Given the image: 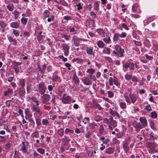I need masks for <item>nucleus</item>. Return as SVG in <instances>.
<instances>
[{"instance_id":"f257e3e1","label":"nucleus","mask_w":158,"mask_h":158,"mask_svg":"<svg viewBox=\"0 0 158 158\" xmlns=\"http://www.w3.org/2000/svg\"><path fill=\"white\" fill-rule=\"evenodd\" d=\"M36 91L41 94H44L45 92L46 88L44 83H40L37 85Z\"/></svg>"},{"instance_id":"f03ea898","label":"nucleus","mask_w":158,"mask_h":158,"mask_svg":"<svg viewBox=\"0 0 158 158\" xmlns=\"http://www.w3.org/2000/svg\"><path fill=\"white\" fill-rule=\"evenodd\" d=\"M109 85L112 86L113 85V83L116 86H118L120 84V82L119 81V79L116 77L114 76L113 78L110 77L109 80Z\"/></svg>"},{"instance_id":"7ed1b4c3","label":"nucleus","mask_w":158,"mask_h":158,"mask_svg":"<svg viewBox=\"0 0 158 158\" xmlns=\"http://www.w3.org/2000/svg\"><path fill=\"white\" fill-rule=\"evenodd\" d=\"M115 49L118 55V57H123L124 56V51L123 49L121 48L118 44L116 45Z\"/></svg>"},{"instance_id":"20e7f679","label":"nucleus","mask_w":158,"mask_h":158,"mask_svg":"<svg viewBox=\"0 0 158 158\" xmlns=\"http://www.w3.org/2000/svg\"><path fill=\"white\" fill-rule=\"evenodd\" d=\"M135 66L134 64L130 62L129 63L126 62L123 65V69H126V70H124V71H126V70L129 68L130 70H134V67Z\"/></svg>"},{"instance_id":"39448f33","label":"nucleus","mask_w":158,"mask_h":158,"mask_svg":"<svg viewBox=\"0 0 158 158\" xmlns=\"http://www.w3.org/2000/svg\"><path fill=\"white\" fill-rule=\"evenodd\" d=\"M42 102L45 104H48L49 103L50 98V95L48 94H44L41 97Z\"/></svg>"},{"instance_id":"423d86ee","label":"nucleus","mask_w":158,"mask_h":158,"mask_svg":"<svg viewBox=\"0 0 158 158\" xmlns=\"http://www.w3.org/2000/svg\"><path fill=\"white\" fill-rule=\"evenodd\" d=\"M32 110L34 112V116L35 114L40 116L42 113V111L38 106H33Z\"/></svg>"},{"instance_id":"0eeeda50","label":"nucleus","mask_w":158,"mask_h":158,"mask_svg":"<svg viewBox=\"0 0 158 158\" xmlns=\"http://www.w3.org/2000/svg\"><path fill=\"white\" fill-rule=\"evenodd\" d=\"M86 52L88 55L91 56L90 57L91 59L94 58L95 54L92 47L90 46L86 47Z\"/></svg>"},{"instance_id":"6e6552de","label":"nucleus","mask_w":158,"mask_h":158,"mask_svg":"<svg viewBox=\"0 0 158 158\" xmlns=\"http://www.w3.org/2000/svg\"><path fill=\"white\" fill-rule=\"evenodd\" d=\"M61 45L63 50L64 51V55L66 56H68L70 48L68 44L65 43L62 44Z\"/></svg>"},{"instance_id":"1a4fd4ad","label":"nucleus","mask_w":158,"mask_h":158,"mask_svg":"<svg viewBox=\"0 0 158 158\" xmlns=\"http://www.w3.org/2000/svg\"><path fill=\"white\" fill-rule=\"evenodd\" d=\"M61 100L63 103L64 104H69L71 101V98L69 96H64L61 98Z\"/></svg>"},{"instance_id":"9d476101","label":"nucleus","mask_w":158,"mask_h":158,"mask_svg":"<svg viewBox=\"0 0 158 158\" xmlns=\"http://www.w3.org/2000/svg\"><path fill=\"white\" fill-rule=\"evenodd\" d=\"M131 102L134 104L137 100L138 96L135 94H129V95Z\"/></svg>"},{"instance_id":"9b49d317","label":"nucleus","mask_w":158,"mask_h":158,"mask_svg":"<svg viewBox=\"0 0 158 158\" xmlns=\"http://www.w3.org/2000/svg\"><path fill=\"white\" fill-rule=\"evenodd\" d=\"M139 120L140 122V123L143 127L147 126L148 125V122L146 118L144 117H141L139 118Z\"/></svg>"},{"instance_id":"f8f14e48","label":"nucleus","mask_w":158,"mask_h":158,"mask_svg":"<svg viewBox=\"0 0 158 158\" xmlns=\"http://www.w3.org/2000/svg\"><path fill=\"white\" fill-rule=\"evenodd\" d=\"M133 126L135 128L136 131L138 132L143 127L140 123L135 122L133 123Z\"/></svg>"},{"instance_id":"ddd939ff","label":"nucleus","mask_w":158,"mask_h":158,"mask_svg":"<svg viewBox=\"0 0 158 158\" xmlns=\"http://www.w3.org/2000/svg\"><path fill=\"white\" fill-rule=\"evenodd\" d=\"M83 83L86 85H90L92 84V81L87 77H84L82 80Z\"/></svg>"},{"instance_id":"4468645a","label":"nucleus","mask_w":158,"mask_h":158,"mask_svg":"<svg viewBox=\"0 0 158 158\" xmlns=\"http://www.w3.org/2000/svg\"><path fill=\"white\" fill-rule=\"evenodd\" d=\"M73 39L72 40V41L73 40V43L74 45L76 46H79L80 44V40L77 37L74 36L73 37Z\"/></svg>"},{"instance_id":"2eb2a0df","label":"nucleus","mask_w":158,"mask_h":158,"mask_svg":"<svg viewBox=\"0 0 158 158\" xmlns=\"http://www.w3.org/2000/svg\"><path fill=\"white\" fill-rule=\"evenodd\" d=\"M128 144V143H127V142H124L123 141V147L126 152H127L129 150V147Z\"/></svg>"},{"instance_id":"dca6fc26","label":"nucleus","mask_w":158,"mask_h":158,"mask_svg":"<svg viewBox=\"0 0 158 158\" xmlns=\"http://www.w3.org/2000/svg\"><path fill=\"white\" fill-rule=\"evenodd\" d=\"M109 120V125H112L113 127H115L117 126V123L115 120H113V117H111L110 118Z\"/></svg>"},{"instance_id":"f3484780","label":"nucleus","mask_w":158,"mask_h":158,"mask_svg":"<svg viewBox=\"0 0 158 158\" xmlns=\"http://www.w3.org/2000/svg\"><path fill=\"white\" fill-rule=\"evenodd\" d=\"M114 147H110L107 148L105 151V153L108 154H110L114 152Z\"/></svg>"},{"instance_id":"a211bd4d","label":"nucleus","mask_w":158,"mask_h":158,"mask_svg":"<svg viewBox=\"0 0 158 158\" xmlns=\"http://www.w3.org/2000/svg\"><path fill=\"white\" fill-rule=\"evenodd\" d=\"M110 114L114 116H116L118 117L119 116V114L115 110H113L112 109H109Z\"/></svg>"},{"instance_id":"6ab92c4d","label":"nucleus","mask_w":158,"mask_h":158,"mask_svg":"<svg viewBox=\"0 0 158 158\" xmlns=\"http://www.w3.org/2000/svg\"><path fill=\"white\" fill-rule=\"evenodd\" d=\"M97 45L99 48H101L104 47L105 46V44L102 40H99L97 43Z\"/></svg>"},{"instance_id":"aec40b11","label":"nucleus","mask_w":158,"mask_h":158,"mask_svg":"<svg viewBox=\"0 0 158 158\" xmlns=\"http://www.w3.org/2000/svg\"><path fill=\"white\" fill-rule=\"evenodd\" d=\"M147 147L150 148L152 149L155 148L156 145L155 143L151 142H148L146 144Z\"/></svg>"},{"instance_id":"412c9836","label":"nucleus","mask_w":158,"mask_h":158,"mask_svg":"<svg viewBox=\"0 0 158 158\" xmlns=\"http://www.w3.org/2000/svg\"><path fill=\"white\" fill-rule=\"evenodd\" d=\"M32 138H38L39 137V133L38 131H35V132L32 133L31 135Z\"/></svg>"},{"instance_id":"4be33fe9","label":"nucleus","mask_w":158,"mask_h":158,"mask_svg":"<svg viewBox=\"0 0 158 158\" xmlns=\"http://www.w3.org/2000/svg\"><path fill=\"white\" fill-rule=\"evenodd\" d=\"M21 148L20 149V151H21L22 152H26L27 151V148H26V146L25 144V142H23Z\"/></svg>"},{"instance_id":"5701e85b","label":"nucleus","mask_w":158,"mask_h":158,"mask_svg":"<svg viewBox=\"0 0 158 158\" xmlns=\"http://www.w3.org/2000/svg\"><path fill=\"white\" fill-rule=\"evenodd\" d=\"M19 26V24L17 22H12L10 24V26L12 28H17Z\"/></svg>"},{"instance_id":"b1692460","label":"nucleus","mask_w":158,"mask_h":158,"mask_svg":"<svg viewBox=\"0 0 158 158\" xmlns=\"http://www.w3.org/2000/svg\"><path fill=\"white\" fill-rule=\"evenodd\" d=\"M120 34L118 33H115L113 37V40L114 42L117 41L119 40Z\"/></svg>"},{"instance_id":"393cba45","label":"nucleus","mask_w":158,"mask_h":158,"mask_svg":"<svg viewBox=\"0 0 158 158\" xmlns=\"http://www.w3.org/2000/svg\"><path fill=\"white\" fill-rule=\"evenodd\" d=\"M124 142H127V143H128V144L131 142L132 143H134L135 141L130 136H128L126 138L125 141H124Z\"/></svg>"},{"instance_id":"a878e982","label":"nucleus","mask_w":158,"mask_h":158,"mask_svg":"<svg viewBox=\"0 0 158 158\" xmlns=\"http://www.w3.org/2000/svg\"><path fill=\"white\" fill-rule=\"evenodd\" d=\"M73 82L76 84H78L80 82V80L76 74L73 75Z\"/></svg>"},{"instance_id":"bb28decb","label":"nucleus","mask_w":158,"mask_h":158,"mask_svg":"<svg viewBox=\"0 0 158 158\" xmlns=\"http://www.w3.org/2000/svg\"><path fill=\"white\" fill-rule=\"evenodd\" d=\"M28 121L30 122L29 125L30 127L32 126L33 128L34 127L35 123L32 118H29Z\"/></svg>"},{"instance_id":"cd10ccee","label":"nucleus","mask_w":158,"mask_h":158,"mask_svg":"<svg viewBox=\"0 0 158 158\" xmlns=\"http://www.w3.org/2000/svg\"><path fill=\"white\" fill-rule=\"evenodd\" d=\"M8 39L10 42H12V44L14 45H16L17 44V41L15 38H13L12 37H8Z\"/></svg>"},{"instance_id":"c85d7f7f","label":"nucleus","mask_w":158,"mask_h":158,"mask_svg":"<svg viewBox=\"0 0 158 158\" xmlns=\"http://www.w3.org/2000/svg\"><path fill=\"white\" fill-rule=\"evenodd\" d=\"M13 92V90L12 89L9 88L4 92V95L8 96L10 94L12 93Z\"/></svg>"},{"instance_id":"c756f323","label":"nucleus","mask_w":158,"mask_h":158,"mask_svg":"<svg viewBox=\"0 0 158 158\" xmlns=\"http://www.w3.org/2000/svg\"><path fill=\"white\" fill-rule=\"evenodd\" d=\"M50 15L49 11L48 10H45L43 13L44 19H45L49 16Z\"/></svg>"},{"instance_id":"7c9ffc66","label":"nucleus","mask_w":158,"mask_h":158,"mask_svg":"<svg viewBox=\"0 0 158 158\" xmlns=\"http://www.w3.org/2000/svg\"><path fill=\"white\" fill-rule=\"evenodd\" d=\"M103 52L104 53L109 54L110 53V49L107 47H105L103 50Z\"/></svg>"},{"instance_id":"2f4dec72","label":"nucleus","mask_w":158,"mask_h":158,"mask_svg":"<svg viewBox=\"0 0 158 158\" xmlns=\"http://www.w3.org/2000/svg\"><path fill=\"white\" fill-rule=\"evenodd\" d=\"M103 40L106 44H109L111 41L110 37L103 38Z\"/></svg>"},{"instance_id":"473e14b6","label":"nucleus","mask_w":158,"mask_h":158,"mask_svg":"<svg viewBox=\"0 0 158 158\" xmlns=\"http://www.w3.org/2000/svg\"><path fill=\"white\" fill-rule=\"evenodd\" d=\"M94 107L95 108L98 109L100 110H102L103 109V108L101 107L98 103H94Z\"/></svg>"},{"instance_id":"72a5a7b5","label":"nucleus","mask_w":158,"mask_h":158,"mask_svg":"<svg viewBox=\"0 0 158 158\" xmlns=\"http://www.w3.org/2000/svg\"><path fill=\"white\" fill-rule=\"evenodd\" d=\"M150 138L152 139H156L157 138L158 136L154 134L153 133H152L150 134Z\"/></svg>"},{"instance_id":"f704fd0d","label":"nucleus","mask_w":158,"mask_h":158,"mask_svg":"<svg viewBox=\"0 0 158 158\" xmlns=\"http://www.w3.org/2000/svg\"><path fill=\"white\" fill-rule=\"evenodd\" d=\"M99 8V4L98 2H95L94 4V9L95 10L98 11Z\"/></svg>"},{"instance_id":"c9c22d12","label":"nucleus","mask_w":158,"mask_h":158,"mask_svg":"<svg viewBox=\"0 0 158 158\" xmlns=\"http://www.w3.org/2000/svg\"><path fill=\"white\" fill-rule=\"evenodd\" d=\"M132 76L127 73L125 76V78L127 80L130 81L132 77Z\"/></svg>"},{"instance_id":"e433bc0d","label":"nucleus","mask_w":158,"mask_h":158,"mask_svg":"<svg viewBox=\"0 0 158 158\" xmlns=\"http://www.w3.org/2000/svg\"><path fill=\"white\" fill-rule=\"evenodd\" d=\"M70 32L72 34H75L77 33L76 31L75 30V28L74 27H70Z\"/></svg>"},{"instance_id":"4c0bfd02","label":"nucleus","mask_w":158,"mask_h":158,"mask_svg":"<svg viewBox=\"0 0 158 158\" xmlns=\"http://www.w3.org/2000/svg\"><path fill=\"white\" fill-rule=\"evenodd\" d=\"M124 97L126 102L128 104H131V102L130 100V99L129 98V97H128L126 95H124Z\"/></svg>"},{"instance_id":"58836bf2","label":"nucleus","mask_w":158,"mask_h":158,"mask_svg":"<svg viewBox=\"0 0 158 158\" xmlns=\"http://www.w3.org/2000/svg\"><path fill=\"white\" fill-rule=\"evenodd\" d=\"M57 133L60 136H62L64 135V130L62 128L58 130Z\"/></svg>"},{"instance_id":"ea45409f","label":"nucleus","mask_w":158,"mask_h":158,"mask_svg":"<svg viewBox=\"0 0 158 158\" xmlns=\"http://www.w3.org/2000/svg\"><path fill=\"white\" fill-rule=\"evenodd\" d=\"M7 9L10 11H12L14 8V6L13 5L10 4L6 6Z\"/></svg>"},{"instance_id":"a19ab883","label":"nucleus","mask_w":158,"mask_h":158,"mask_svg":"<svg viewBox=\"0 0 158 158\" xmlns=\"http://www.w3.org/2000/svg\"><path fill=\"white\" fill-rule=\"evenodd\" d=\"M121 108L122 109H125L127 107L126 103L125 102H121L119 104Z\"/></svg>"},{"instance_id":"79ce46f5","label":"nucleus","mask_w":158,"mask_h":158,"mask_svg":"<svg viewBox=\"0 0 158 158\" xmlns=\"http://www.w3.org/2000/svg\"><path fill=\"white\" fill-rule=\"evenodd\" d=\"M74 132V131L73 130H71L69 128H66L65 131V133L66 134L69 133L73 134Z\"/></svg>"},{"instance_id":"37998d69","label":"nucleus","mask_w":158,"mask_h":158,"mask_svg":"<svg viewBox=\"0 0 158 158\" xmlns=\"http://www.w3.org/2000/svg\"><path fill=\"white\" fill-rule=\"evenodd\" d=\"M86 72L90 74V75H92L95 73V70L93 69H89Z\"/></svg>"},{"instance_id":"c03bdc74","label":"nucleus","mask_w":158,"mask_h":158,"mask_svg":"<svg viewBox=\"0 0 158 158\" xmlns=\"http://www.w3.org/2000/svg\"><path fill=\"white\" fill-rule=\"evenodd\" d=\"M21 21L23 24L24 25H25L27 23V18L22 17L21 19Z\"/></svg>"},{"instance_id":"a18cd8bd","label":"nucleus","mask_w":158,"mask_h":158,"mask_svg":"<svg viewBox=\"0 0 158 158\" xmlns=\"http://www.w3.org/2000/svg\"><path fill=\"white\" fill-rule=\"evenodd\" d=\"M102 119V117L99 115H96L94 117L95 120L97 121H100Z\"/></svg>"},{"instance_id":"49530a36","label":"nucleus","mask_w":158,"mask_h":158,"mask_svg":"<svg viewBox=\"0 0 158 158\" xmlns=\"http://www.w3.org/2000/svg\"><path fill=\"white\" fill-rule=\"evenodd\" d=\"M6 25V24L3 21H0V26L1 28H5Z\"/></svg>"},{"instance_id":"de8ad7c7","label":"nucleus","mask_w":158,"mask_h":158,"mask_svg":"<svg viewBox=\"0 0 158 158\" xmlns=\"http://www.w3.org/2000/svg\"><path fill=\"white\" fill-rule=\"evenodd\" d=\"M138 6V5L137 4H135L133 5L132 7V10L133 11H135Z\"/></svg>"},{"instance_id":"09e8293b","label":"nucleus","mask_w":158,"mask_h":158,"mask_svg":"<svg viewBox=\"0 0 158 158\" xmlns=\"http://www.w3.org/2000/svg\"><path fill=\"white\" fill-rule=\"evenodd\" d=\"M48 123V120L47 119H44L42 120V123L43 125L47 126Z\"/></svg>"},{"instance_id":"8fccbe9b","label":"nucleus","mask_w":158,"mask_h":158,"mask_svg":"<svg viewBox=\"0 0 158 158\" xmlns=\"http://www.w3.org/2000/svg\"><path fill=\"white\" fill-rule=\"evenodd\" d=\"M36 124L37 126H40L41 125V120L39 118H37L35 119Z\"/></svg>"},{"instance_id":"3c124183","label":"nucleus","mask_w":158,"mask_h":158,"mask_svg":"<svg viewBox=\"0 0 158 158\" xmlns=\"http://www.w3.org/2000/svg\"><path fill=\"white\" fill-rule=\"evenodd\" d=\"M94 151V149L92 148L88 151L87 152L89 156H91L92 155Z\"/></svg>"},{"instance_id":"603ef678","label":"nucleus","mask_w":158,"mask_h":158,"mask_svg":"<svg viewBox=\"0 0 158 158\" xmlns=\"http://www.w3.org/2000/svg\"><path fill=\"white\" fill-rule=\"evenodd\" d=\"M131 80L133 82H137L138 81V79L135 76H132L131 78Z\"/></svg>"},{"instance_id":"864d4df0","label":"nucleus","mask_w":158,"mask_h":158,"mask_svg":"<svg viewBox=\"0 0 158 158\" xmlns=\"http://www.w3.org/2000/svg\"><path fill=\"white\" fill-rule=\"evenodd\" d=\"M59 79V77L57 75H54L52 76V80L53 81L55 82L57 81Z\"/></svg>"},{"instance_id":"5fc2aeb1","label":"nucleus","mask_w":158,"mask_h":158,"mask_svg":"<svg viewBox=\"0 0 158 158\" xmlns=\"http://www.w3.org/2000/svg\"><path fill=\"white\" fill-rule=\"evenodd\" d=\"M108 96L110 98H112L114 96V93L111 91H108L107 92Z\"/></svg>"},{"instance_id":"6e6d98bb","label":"nucleus","mask_w":158,"mask_h":158,"mask_svg":"<svg viewBox=\"0 0 158 158\" xmlns=\"http://www.w3.org/2000/svg\"><path fill=\"white\" fill-rule=\"evenodd\" d=\"M151 114V117L152 118H156L157 116V114L154 111L152 112Z\"/></svg>"},{"instance_id":"4d7b16f0","label":"nucleus","mask_w":158,"mask_h":158,"mask_svg":"<svg viewBox=\"0 0 158 158\" xmlns=\"http://www.w3.org/2000/svg\"><path fill=\"white\" fill-rule=\"evenodd\" d=\"M12 14L15 15V18L17 19L19 15V12L17 11H14L13 12Z\"/></svg>"},{"instance_id":"13d9d810","label":"nucleus","mask_w":158,"mask_h":158,"mask_svg":"<svg viewBox=\"0 0 158 158\" xmlns=\"http://www.w3.org/2000/svg\"><path fill=\"white\" fill-rule=\"evenodd\" d=\"M97 31L100 34L102 35L104 33V31L102 29H99L97 30Z\"/></svg>"},{"instance_id":"bf43d9fd","label":"nucleus","mask_w":158,"mask_h":158,"mask_svg":"<svg viewBox=\"0 0 158 158\" xmlns=\"http://www.w3.org/2000/svg\"><path fill=\"white\" fill-rule=\"evenodd\" d=\"M127 35V34L126 33L122 32L120 34V37L121 38H125Z\"/></svg>"},{"instance_id":"052dcab7","label":"nucleus","mask_w":158,"mask_h":158,"mask_svg":"<svg viewBox=\"0 0 158 158\" xmlns=\"http://www.w3.org/2000/svg\"><path fill=\"white\" fill-rule=\"evenodd\" d=\"M20 32L18 31V30H15V29L13 30V33L15 35V36H17L18 35H19Z\"/></svg>"},{"instance_id":"680f3d73","label":"nucleus","mask_w":158,"mask_h":158,"mask_svg":"<svg viewBox=\"0 0 158 158\" xmlns=\"http://www.w3.org/2000/svg\"><path fill=\"white\" fill-rule=\"evenodd\" d=\"M37 150L41 154H43L44 153V150L42 148H37Z\"/></svg>"},{"instance_id":"e2e57ef3","label":"nucleus","mask_w":158,"mask_h":158,"mask_svg":"<svg viewBox=\"0 0 158 158\" xmlns=\"http://www.w3.org/2000/svg\"><path fill=\"white\" fill-rule=\"evenodd\" d=\"M13 68L15 70L16 73H18L19 71V67L17 65H15L13 66Z\"/></svg>"},{"instance_id":"0e129e2a","label":"nucleus","mask_w":158,"mask_h":158,"mask_svg":"<svg viewBox=\"0 0 158 158\" xmlns=\"http://www.w3.org/2000/svg\"><path fill=\"white\" fill-rule=\"evenodd\" d=\"M40 34L39 35L37 36V38L38 40L40 41L43 39V37H44V36L43 35H41V32H40Z\"/></svg>"},{"instance_id":"69168bd1","label":"nucleus","mask_w":158,"mask_h":158,"mask_svg":"<svg viewBox=\"0 0 158 158\" xmlns=\"http://www.w3.org/2000/svg\"><path fill=\"white\" fill-rule=\"evenodd\" d=\"M145 110L148 111H151L152 110L151 108V106L149 105H148L147 106L145 107Z\"/></svg>"},{"instance_id":"338daca9","label":"nucleus","mask_w":158,"mask_h":158,"mask_svg":"<svg viewBox=\"0 0 158 158\" xmlns=\"http://www.w3.org/2000/svg\"><path fill=\"white\" fill-rule=\"evenodd\" d=\"M122 26L124 29L127 30H128L129 29V28L125 23L122 24Z\"/></svg>"},{"instance_id":"774afa93","label":"nucleus","mask_w":158,"mask_h":158,"mask_svg":"<svg viewBox=\"0 0 158 158\" xmlns=\"http://www.w3.org/2000/svg\"><path fill=\"white\" fill-rule=\"evenodd\" d=\"M19 82L20 84L23 86L24 85L25 81L23 79L19 80Z\"/></svg>"}]
</instances>
